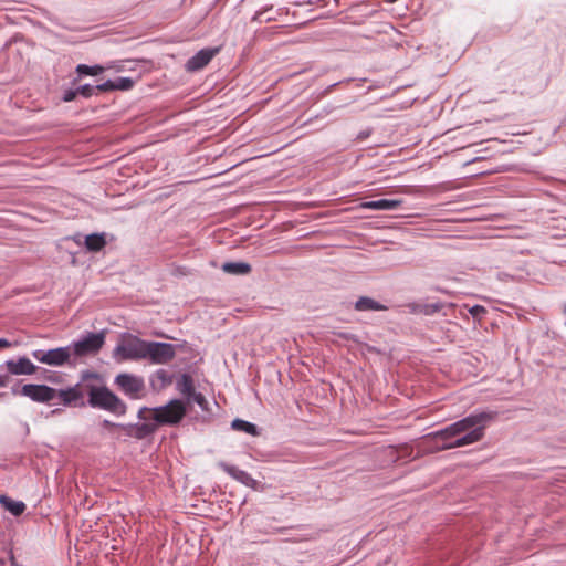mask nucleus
I'll list each match as a JSON object with an SVG mask.
<instances>
[{"label":"nucleus","instance_id":"9","mask_svg":"<svg viewBox=\"0 0 566 566\" xmlns=\"http://www.w3.org/2000/svg\"><path fill=\"white\" fill-rule=\"evenodd\" d=\"M87 381L88 379L85 378L74 387L65 390H56V396L65 406H84V396L87 395Z\"/></svg>","mask_w":566,"mask_h":566},{"label":"nucleus","instance_id":"10","mask_svg":"<svg viewBox=\"0 0 566 566\" xmlns=\"http://www.w3.org/2000/svg\"><path fill=\"white\" fill-rule=\"evenodd\" d=\"M21 395L35 402H49L56 397V390L45 385L28 384L21 388Z\"/></svg>","mask_w":566,"mask_h":566},{"label":"nucleus","instance_id":"15","mask_svg":"<svg viewBox=\"0 0 566 566\" xmlns=\"http://www.w3.org/2000/svg\"><path fill=\"white\" fill-rule=\"evenodd\" d=\"M1 505L14 516L21 515L25 511V504L21 501H14L7 495H0Z\"/></svg>","mask_w":566,"mask_h":566},{"label":"nucleus","instance_id":"30","mask_svg":"<svg viewBox=\"0 0 566 566\" xmlns=\"http://www.w3.org/2000/svg\"><path fill=\"white\" fill-rule=\"evenodd\" d=\"M103 426H104L105 428H116V427H118L117 424H115V423H113V422H111V421H108V420H104V421H103Z\"/></svg>","mask_w":566,"mask_h":566},{"label":"nucleus","instance_id":"28","mask_svg":"<svg viewBox=\"0 0 566 566\" xmlns=\"http://www.w3.org/2000/svg\"><path fill=\"white\" fill-rule=\"evenodd\" d=\"M76 95H78L77 90L76 91H67V92H65L63 99L65 102H71L76 97Z\"/></svg>","mask_w":566,"mask_h":566},{"label":"nucleus","instance_id":"29","mask_svg":"<svg viewBox=\"0 0 566 566\" xmlns=\"http://www.w3.org/2000/svg\"><path fill=\"white\" fill-rule=\"evenodd\" d=\"M11 346L10 342L4 338H0V348H9Z\"/></svg>","mask_w":566,"mask_h":566},{"label":"nucleus","instance_id":"5","mask_svg":"<svg viewBox=\"0 0 566 566\" xmlns=\"http://www.w3.org/2000/svg\"><path fill=\"white\" fill-rule=\"evenodd\" d=\"M117 387L129 398L139 399L145 391L144 378L133 374H118L115 378Z\"/></svg>","mask_w":566,"mask_h":566},{"label":"nucleus","instance_id":"32","mask_svg":"<svg viewBox=\"0 0 566 566\" xmlns=\"http://www.w3.org/2000/svg\"><path fill=\"white\" fill-rule=\"evenodd\" d=\"M157 376H158V378L164 379L165 376H166V371L165 370H159V371H157Z\"/></svg>","mask_w":566,"mask_h":566},{"label":"nucleus","instance_id":"19","mask_svg":"<svg viewBox=\"0 0 566 566\" xmlns=\"http://www.w3.org/2000/svg\"><path fill=\"white\" fill-rule=\"evenodd\" d=\"M179 391L190 398V396L195 392V385L191 376L185 374L178 381Z\"/></svg>","mask_w":566,"mask_h":566},{"label":"nucleus","instance_id":"17","mask_svg":"<svg viewBox=\"0 0 566 566\" xmlns=\"http://www.w3.org/2000/svg\"><path fill=\"white\" fill-rule=\"evenodd\" d=\"M355 308L357 311H385V310H387V307L385 305H382L367 296L360 297L356 302Z\"/></svg>","mask_w":566,"mask_h":566},{"label":"nucleus","instance_id":"16","mask_svg":"<svg viewBox=\"0 0 566 566\" xmlns=\"http://www.w3.org/2000/svg\"><path fill=\"white\" fill-rule=\"evenodd\" d=\"M106 245L104 234L93 233L85 238V247L91 252H98Z\"/></svg>","mask_w":566,"mask_h":566},{"label":"nucleus","instance_id":"18","mask_svg":"<svg viewBox=\"0 0 566 566\" xmlns=\"http://www.w3.org/2000/svg\"><path fill=\"white\" fill-rule=\"evenodd\" d=\"M222 270L229 274H248L251 266L244 262H227L222 265Z\"/></svg>","mask_w":566,"mask_h":566},{"label":"nucleus","instance_id":"34","mask_svg":"<svg viewBox=\"0 0 566 566\" xmlns=\"http://www.w3.org/2000/svg\"><path fill=\"white\" fill-rule=\"evenodd\" d=\"M142 429H143V430H146L147 432H148V431H150V429L148 428V424H144V426L142 427Z\"/></svg>","mask_w":566,"mask_h":566},{"label":"nucleus","instance_id":"8","mask_svg":"<svg viewBox=\"0 0 566 566\" xmlns=\"http://www.w3.org/2000/svg\"><path fill=\"white\" fill-rule=\"evenodd\" d=\"M146 358L153 364H167L176 355L175 347L168 343L148 342Z\"/></svg>","mask_w":566,"mask_h":566},{"label":"nucleus","instance_id":"25","mask_svg":"<svg viewBox=\"0 0 566 566\" xmlns=\"http://www.w3.org/2000/svg\"><path fill=\"white\" fill-rule=\"evenodd\" d=\"M95 88H96V91H99V92L115 91L114 81L108 80L105 83L95 86Z\"/></svg>","mask_w":566,"mask_h":566},{"label":"nucleus","instance_id":"2","mask_svg":"<svg viewBox=\"0 0 566 566\" xmlns=\"http://www.w3.org/2000/svg\"><path fill=\"white\" fill-rule=\"evenodd\" d=\"M187 408L179 399H172L167 405L157 408H143L138 417L154 420L158 426H176L186 416Z\"/></svg>","mask_w":566,"mask_h":566},{"label":"nucleus","instance_id":"22","mask_svg":"<svg viewBox=\"0 0 566 566\" xmlns=\"http://www.w3.org/2000/svg\"><path fill=\"white\" fill-rule=\"evenodd\" d=\"M115 90L128 91L133 88L134 81L129 77H118L114 81Z\"/></svg>","mask_w":566,"mask_h":566},{"label":"nucleus","instance_id":"20","mask_svg":"<svg viewBox=\"0 0 566 566\" xmlns=\"http://www.w3.org/2000/svg\"><path fill=\"white\" fill-rule=\"evenodd\" d=\"M232 428L234 430L244 431V432L250 433L252 436L256 434V427H255V424H253L251 422H248V421H244V420H241V419L233 420L232 421Z\"/></svg>","mask_w":566,"mask_h":566},{"label":"nucleus","instance_id":"31","mask_svg":"<svg viewBox=\"0 0 566 566\" xmlns=\"http://www.w3.org/2000/svg\"><path fill=\"white\" fill-rule=\"evenodd\" d=\"M7 385V377L0 376V386L4 387Z\"/></svg>","mask_w":566,"mask_h":566},{"label":"nucleus","instance_id":"4","mask_svg":"<svg viewBox=\"0 0 566 566\" xmlns=\"http://www.w3.org/2000/svg\"><path fill=\"white\" fill-rule=\"evenodd\" d=\"M148 342L136 336H128L116 347V354L122 360L146 359Z\"/></svg>","mask_w":566,"mask_h":566},{"label":"nucleus","instance_id":"6","mask_svg":"<svg viewBox=\"0 0 566 566\" xmlns=\"http://www.w3.org/2000/svg\"><path fill=\"white\" fill-rule=\"evenodd\" d=\"M32 356L41 364L59 367L69 363L71 349L70 347H59L49 350L36 349L32 352Z\"/></svg>","mask_w":566,"mask_h":566},{"label":"nucleus","instance_id":"21","mask_svg":"<svg viewBox=\"0 0 566 566\" xmlns=\"http://www.w3.org/2000/svg\"><path fill=\"white\" fill-rule=\"evenodd\" d=\"M104 70H105V67H103L101 65L88 66L86 64H78L76 66V72L80 75L95 76V75H98V74L103 73Z\"/></svg>","mask_w":566,"mask_h":566},{"label":"nucleus","instance_id":"23","mask_svg":"<svg viewBox=\"0 0 566 566\" xmlns=\"http://www.w3.org/2000/svg\"><path fill=\"white\" fill-rule=\"evenodd\" d=\"M441 305L439 304H426L418 307V311L420 313H423L426 315H431L438 311H440Z\"/></svg>","mask_w":566,"mask_h":566},{"label":"nucleus","instance_id":"1","mask_svg":"<svg viewBox=\"0 0 566 566\" xmlns=\"http://www.w3.org/2000/svg\"><path fill=\"white\" fill-rule=\"evenodd\" d=\"M496 412L483 411L470 415L447 428L428 434L427 439L441 440L446 443L440 449L459 448L480 441L484 429L494 420Z\"/></svg>","mask_w":566,"mask_h":566},{"label":"nucleus","instance_id":"12","mask_svg":"<svg viewBox=\"0 0 566 566\" xmlns=\"http://www.w3.org/2000/svg\"><path fill=\"white\" fill-rule=\"evenodd\" d=\"M218 465L238 482L253 490H258L259 482L254 480L248 472L240 470L234 465H230L226 462H219Z\"/></svg>","mask_w":566,"mask_h":566},{"label":"nucleus","instance_id":"11","mask_svg":"<svg viewBox=\"0 0 566 566\" xmlns=\"http://www.w3.org/2000/svg\"><path fill=\"white\" fill-rule=\"evenodd\" d=\"M219 48H207L200 50L186 63V70L188 72H197L207 66L210 61L219 53Z\"/></svg>","mask_w":566,"mask_h":566},{"label":"nucleus","instance_id":"13","mask_svg":"<svg viewBox=\"0 0 566 566\" xmlns=\"http://www.w3.org/2000/svg\"><path fill=\"white\" fill-rule=\"evenodd\" d=\"M7 370L11 375H33L36 366L27 357H20L17 360H8L6 363Z\"/></svg>","mask_w":566,"mask_h":566},{"label":"nucleus","instance_id":"7","mask_svg":"<svg viewBox=\"0 0 566 566\" xmlns=\"http://www.w3.org/2000/svg\"><path fill=\"white\" fill-rule=\"evenodd\" d=\"M104 343V333H90L83 339L74 343V354L80 357L96 354L103 347Z\"/></svg>","mask_w":566,"mask_h":566},{"label":"nucleus","instance_id":"33","mask_svg":"<svg viewBox=\"0 0 566 566\" xmlns=\"http://www.w3.org/2000/svg\"><path fill=\"white\" fill-rule=\"evenodd\" d=\"M264 13V11H258L255 17H254V20H258L260 19V17Z\"/></svg>","mask_w":566,"mask_h":566},{"label":"nucleus","instance_id":"14","mask_svg":"<svg viewBox=\"0 0 566 566\" xmlns=\"http://www.w3.org/2000/svg\"><path fill=\"white\" fill-rule=\"evenodd\" d=\"M402 203L399 199H380L376 201H364L360 207L363 209H373V210H392L400 207Z\"/></svg>","mask_w":566,"mask_h":566},{"label":"nucleus","instance_id":"26","mask_svg":"<svg viewBox=\"0 0 566 566\" xmlns=\"http://www.w3.org/2000/svg\"><path fill=\"white\" fill-rule=\"evenodd\" d=\"M95 90H96L95 87L86 84V85H83V86L78 87L77 92H78L80 95H82L84 97H90V96L93 95Z\"/></svg>","mask_w":566,"mask_h":566},{"label":"nucleus","instance_id":"24","mask_svg":"<svg viewBox=\"0 0 566 566\" xmlns=\"http://www.w3.org/2000/svg\"><path fill=\"white\" fill-rule=\"evenodd\" d=\"M190 398L196 402L201 409L206 410L208 406V401L206 397L200 392H193Z\"/></svg>","mask_w":566,"mask_h":566},{"label":"nucleus","instance_id":"27","mask_svg":"<svg viewBox=\"0 0 566 566\" xmlns=\"http://www.w3.org/2000/svg\"><path fill=\"white\" fill-rule=\"evenodd\" d=\"M469 312H470V314H471L472 316H475V317H476V316H480V315L485 314V313H486V310H485L483 306H481V305H474L473 307H471V308L469 310Z\"/></svg>","mask_w":566,"mask_h":566},{"label":"nucleus","instance_id":"3","mask_svg":"<svg viewBox=\"0 0 566 566\" xmlns=\"http://www.w3.org/2000/svg\"><path fill=\"white\" fill-rule=\"evenodd\" d=\"M88 403L93 408H99L113 413L122 415L126 410L125 403L107 387L96 386L87 381Z\"/></svg>","mask_w":566,"mask_h":566}]
</instances>
